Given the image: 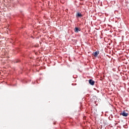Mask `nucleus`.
<instances>
[{
  "label": "nucleus",
  "mask_w": 129,
  "mask_h": 129,
  "mask_svg": "<svg viewBox=\"0 0 129 129\" xmlns=\"http://www.w3.org/2000/svg\"><path fill=\"white\" fill-rule=\"evenodd\" d=\"M121 114L123 116H127V115H128V114L127 113L125 112V111H123Z\"/></svg>",
  "instance_id": "2"
},
{
  "label": "nucleus",
  "mask_w": 129,
  "mask_h": 129,
  "mask_svg": "<svg viewBox=\"0 0 129 129\" xmlns=\"http://www.w3.org/2000/svg\"><path fill=\"white\" fill-rule=\"evenodd\" d=\"M76 17H78L79 18H81L83 17V16L82 15V14H81V13H78L76 14Z\"/></svg>",
  "instance_id": "5"
},
{
  "label": "nucleus",
  "mask_w": 129,
  "mask_h": 129,
  "mask_svg": "<svg viewBox=\"0 0 129 129\" xmlns=\"http://www.w3.org/2000/svg\"><path fill=\"white\" fill-rule=\"evenodd\" d=\"M99 54V51H96L93 53V55L95 56V57H97Z\"/></svg>",
  "instance_id": "3"
},
{
  "label": "nucleus",
  "mask_w": 129,
  "mask_h": 129,
  "mask_svg": "<svg viewBox=\"0 0 129 129\" xmlns=\"http://www.w3.org/2000/svg\"><path fill=\"white\" fill-rule=\"evenodd\" d=\"M89 82L91 85H94L95 82L92 80H89Z\"/></svg>",
  "instance_id": "4"
},
{
  "label": "nucleus",
  "mask_w": 129,
  "mask_h": 129,
  "mask_svg": "<svg viewBox=\"0 0 129 129\" xmlns=\"http://www.w3.org/2000/svg\"><path fill=\"white\" fill-rule=\"evenodd\" d=\"M74 31H75V33H78V32H80V31H81V29L78 27H75L74 29Z\"/></svg>",
  "instance_id": "1"
}]
</instances>
